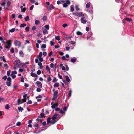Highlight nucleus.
<instances>
[{"label":"nucleus","mask_w":134,"mask_h":134,"mask_svg":"<svg viewBox=\"0 0 134 134\" xmlns=\"http://www.w3.org/2000/svg\"><path fill=\"white\" fill-rule=\"evenodd\" d=\"M14 66L13 68L15 70L17 68H21L23 67V64L21 63L20 61L18 60H15L14 63Z\"/></svg>","instance_id":"1"},{"label":"nucleus","mask_w":134,"mask_h":134,"mask_svg":"<svg viewBox=\"0 0 134 134\" xmlns=\"http://www.w3.org/2000/svg\"><path fill=\"white\" fill-rule=\"evenodd\" d=\"M73 15H75L79 17L83 16H84V14L82 12H74L73 13Z\"/></svg>","instance_id":"2"},{"label":"nucleus","mask_w":134,"mask_h":134,"mask_svg":"<svg viewBox=\"0 0 134 134\" xmlns=\"http://www.w3.org/2000/svg\"><path fill=\"white\" fill-rule=\"evenodd\" d=\"M48 10L49 11H51L52 9H54L55 7L52 4H51L49 6H47L46 7Z\"/></svg>","instance_id":"3"},{"label":"nucleus","mask_w":134,"mask_h":134,"mask_svg":"<svg viewBox=\"0 0 134 134\" xmlns=\"http://www.w3.org/2000/svg\"><path fill=\"white\" fill-rule=\"evenodd\" d=\"M70 2L69 0H67L66 1V3H64L63 4V7L66 8L67 7L68 4L70 5Z\"/></svg>","instance_id":"4"},{"label":"nucleus","mask_w":134,"mask_h":134,"mask_svg":"<svg viewBox=\"0 0 134 134\" xmlns=\"http://www.w3.org/2000/svg\"><path fill=\"white\" fill-rule=\"evenodd\" d=\"M14 44L16 46H18L19 47L21 46V43L20 41H18L16 40L15 41V42L14 43Z\"/></svg>","instance_id":"5"},{"label":"nucleus","mask_w":134,"mask_h":134,"mask_svg":"<svg viewBox=\"0 0 134 134\" xmlns=\"http://www.w3.org/2000/svg\"><path fill=\"white\" fill-rule=\"evenodd\" d=\"M53 91L54 92L53 94V96H54L55 97L57 98L58 96V91L57 90L56 91H55V89H53Z\"/></svg>","instance_id":"6"},{"label":"nucleus","mask_w":134,"mask_h":134,"mask_svg":"<svg viewBox=\"0 0 134 134\" xmlns=\"http://www.w3.org/2000/svg\"><path fill=\"white\" fill-rule=\"evenodd\" d=\"M85 18V17L84 16H82L81 19V23L84 24H86L87 22L86 20L84 19Z\"/></svg>","instance_id":"7"},{"label":"nucleus","mask_w":134,"mask_h":134,"mask_svg":"<svg viewBox=\"0 0 134 134\" xmlns=\"http://www.w3.org/2000/svg\"><path fill=\"white\" fill-rule=\"evenodd\" d=\"M36 83L38 87L40 88H42V84L40 82V81H37Z\"/></svg>","instance_id":"8"},{"label":"nucleus","mask_w":134,"mask_h":134,"mask_svg":"<svg viewBox=\"0 0 134 134\" xmlns=\"http://www.w3.org/2000/svg\"><path fill=\"white\" fill-rule=\"evenodd\" d=\"M125 20L128 22H130L132 21V19L131 18L126 17L125 18Z\"/></svg>","instance_id":"9"},{"label":"nucleus","mask_w":134,"mask_h":134,"mask_svg":"<svg viewBox=\"0 0 134 134\" xmlns=\"http://www.w3.org/2000/svg\"><path fill=\"white\" fill-rule=\"evenodd\" d=\"M23 103L22 101H21V100L20 99H18L17 100V104L18 105H19L20 104Z\"/></svg>","instance_id":"10"},{"label":"nucleus","mask_w":134,"mask_h":134,"mask_svg":"<svg viewBox=\"0 0 134 134\" xmlns=\"http://www.w3.org/2000/svg\"><path fill=\"white\" fill-rule=\"evenodd\" d=\"M51 118L49 117L47 119V124H48L51 122Z\"/></svg>","instance_id":"11"},{"label":"nucleus","mask_w":134,"mask_h":134,"mask_svg":"<svg viewBox=\"0 0 134 134\" xmlns=\"http://www.w3.org/2000/svg\"><path fill=\"white\" fill-rule=\"evenodd\" d=\"M18 109L19 112H22L24 110L23 108L21 107H18Z\"/></svg>","instance_id":"12"},{"label":"nucleus","mask_w":134,"mask_h":134,"mask_svg":"<svg viewBox=\"0 0 134 134\" xmlns=\"http://www.w3.org/2000/svg\"><path fill=\"white\" fill-rule=\"evenodd\" d=\"M58 106V104L56 103L54 104L53 105L51 106V108L52 109H54L56 107H57Z\"/></svg>","instance_id":"13"},{"label":"nucleus","mask_w":134,"mask_h":134,"mask_svg":"<svg viewBox=\"0 0 134 134\" xmlns=\"http://www.w3.org/2000/svg\"><path fill=\"white\" fill-rule=\"evenodd\" d=\"M57 120H52L51 121V124L53 125L56 123Z\"/></svg>","instance_id":"14"},{"label":"nucleus","mask_w":134,"mask_h":134,"mask_svg":"<svg viewBox=\"0 0 134 134\" xmlns=\"http://www.w3.org/2000/svg\"><path fill=\"white\" fill-rule=\"evenodd\" d=\"M38 65L40 66V69H41L42 68V64L41 62H39L38 63Z\"/></svg>","instance_id":"15"},{"label":"nucleus","mask_w":134,"mask_h":134,"mask_svg":"<svg viewBox=\"0 0 134 134\" xmlns=\"http://www.w3.org/2000/svg\"><path fill=\"white\" fill-rule=\"evenodd\" d=\"M31 75L33 77H37V75L36 74L34 73H31Z\"/></svg>","instance_id":"16"},{"label":"nucleus","mask_w":134,"mask_h":134,"mask_svg":"<svg viewBox=\"0 0 134 134\" xmlns=\"http://www.w3.org/2000/svg\"><path fill=\"white\" fill-rule=\"evenodd\" d=\"M34 127L36 129H37L39 127V126L38 124L36 123L34 126Z\"/></svg>","instance_id":"17"},{"label":"nucleus","mask_w":134,"mask_h":134,"mask_svg":"<svg viewBox=\"0 0 134 134\" xmlns=\"http://www.w3.org/2000/svg\"><path fill=\"white\" fill-rule=\"evenodd\" d=\"M25 20L26 21H29L30 20V19L29 18V17L28 16H26L25 18H24Z\"/></svg>","instance_id":"18"},{"label":"nucleus","mask_w":134,"mask_h":134,"mask_svg":"<svg viewBox=\"0 0 134 134\" xmlns=\"http://www.w3.org/2000/svg\"><path fill=\"white\" fill-rule=\"evenodd\" d=\"M40 116H39L40 118H42L44 117V113H41L40 115Z\"/></svg>","instance_id":"19"},{"label":"nucleus","mask_w":134,"mask_h":134,"mask_svg":"<svg viewBox=\"0 0 134 134\" xmlns=\"http://www.w3.org/2000/svg\"><path fill=\"white\" fill-rule=\"evenodd\" d=\"M0 60H3L4 62H6L5 59L1 57H0Z\"/></svg>","instance_id":"20"},{"label":"nucleus","mask_w":134,"mask_h":134,"mask_svg":"<svg viewBox=\"0 0 134 134\" xmlns=\"http://www.w3.org/2000/svg\"><path fill=\"white\" fill-rule=\"evenodd\" d=\"M6 44L5 45V48L7 49H8V40L7 41Z\"/></svg>","instance_id":"21"},{"label":"nucleus","mask_w":134,"mask_h":134,"mask_svg":"<svg viewBox=\"0 0 134 134\" xmlns=\"http://www.w3.org/2000/svg\"><path fill=\"white\" fill-rule=\"evenodd\" d=\"M40 22L38 20H36L35 21V24L36 25H38L40 23Z\"/></svg>","instance_id":"22"},{"label":"nucleus","mask_w":134,"mask_h":134,"mask_svg":"<svg viewBox=\"0 0 134 134\" xmlns=\"http://www.w3.org/2000/svg\"><path fill=\"white\" fill-rule=\"evenodd\" d=\"M43 33L44 34H48V31L46 29H44L43 31Z\"/></svg>","instance_id":"23"},{"label":"nucleus","mask_w":134,"mask_h":134,"mask_svg":"<svg viewBox=\"0 0 134 134\" xmlns=\"http://www.w3.org/2000/svg\"><path fill=\"white\" fill-rule=\"evenodd\" d=\"M26 26V24L24 23L21 24L20 26L21 27H24L25 26Z\"/></svg>","instance_id":"24"},{"label":"nucleus","mask_w":134,"mask_h":134,"mask_svg":"<svg viewBox=\"0 0 134 134\" xmlns=\"http://www.w3.org/2000/svg\"><path fill=\"white\" fill-rule=\"evenodd\" d=\"M65 77L66 78V81H67L68 82H69L70 80V79L68 76L66 75L65 76Z\"/></svg>","instance_id":"25"},{"label":"nucleus","mask_w":134,"mask_h":134,"mask_svg":"<svg viewBox=\"0 0 134 134\" xmlns=\"http://www.w3.org/2000/svg\"><path fill=\"white\" fill-rule=\"evenodd\" d=\"M59 83H56L54 85V86L55 87H58L59 86Z\"/></svg>","instance_id":"26"},{"label":"nucleus","mask_w":134,"mask_h":134,"mask_svg":"<svg viewBox=\"0 0 134 134\" xmlns=\"http://www.w3.org/2000/svg\"><path fill=\"white\" fill-rule=\"evenodd\" d=\"M52 80L51 78L50 77V76L49 75L48 77L47 81L49 82Z\"/></svg>","instance_id":"27"},{"label":"nucleus","mask_w":134,"mask_h":134,"mask_svg":"<svg viewBox=\"0 0 134 134\" xmlns=\"http://www.w3.org/2000/svg\"><path fill=\"white\" fill-rule=\"evenodd\" d=\"M15 30V28H13L11 30H9V31L11 32H14Z\"/></svg>","instance_id":"28"},{"label":"nucleus","mask_w":134,"mask_h":134,"mask_svg":"<svg viewBox=\"0 0 134 134\" xmlns=\"http://www.w3.org/2000/svg\"><path fill=\"white\" fill-rule=\"evenodd\" d=\"M55 39L56 40H57L58 41L60 40V36H56L55 37Z\"/></svg>","instance_id":"29"},{"label":"nucleus","mask_w":134,"mask_h":134,"mask_svg":"<svg viewBox=\"0 0 134 134\" xmlns=\"http://www.w3.org/2000/svg\"><path fill=\"white\" fill-rule=\"evenodd\" d=\"M76 60L75 59L72 58L71 59V61L72 63H74L76 62Z\"/></svg>","instance_id":"30"},{"label":"nucleus","mask_w":134,"mask_h":134,"mask_svg":"<svg viewBox=\"0 0 134 134\" xmlns=\"http://www.w3.org/2000/svg\"><path fill=\"white\" fill-rule=\"evenodd\" d=\"M17 72L16 71H14L12 72L11 75H13V74H17Z\"/></svg>","instance_id":"31"},{"label":"nucleus","mask_w":134,"mask_h":134,"mask_svg":"<svg viewBox=\"0 0 134 134\" xmlns=\"http://www.w3.org/2000/svg\"><path fill=\"white\" fill-rule=\"evenodd\" d=\"M10 52L12 53H13L14 52V49L13 48H12L10 50Z\"/></svg>","instance_id":"32"},{"label":"nucleus","mask_w":134,"mask_h":134,"mask_svg":"<svg viewBox=\"0 0 134 134\" xmlns=\"http://www.w3.org/2000/svg\"><path fill=\"white\" fill-rule=\"evenodd\" d=\"M76 33H77V34L78 35H81L83 34L82 33H81V32L79 31H77V32Z\"/></svg>","instance_id":"33"},{"label":"nucleus","mask_w":134,"mask_h":134,"mask_svg":"<svg viewBox=\"0 0 134 134\" xmlns=\"http://www.w3.org/2000/svg\"><path fill=\"white\" fill-rule=\"evenodd\" d=\"M11 78L10 77H9V86H10L11 85Z\"/></svg>","instance_id":"34"},{"label":"nucleus","mask_w":134,"mask_h":134,"mask_svg":"<svg viewBox=\"0 0 134 134\" xmlns=\"http://www.w3.org/2000/svg\"><path fill=\"white\" fill-rule=\"evenodd\" d=\"M75 8L76 11H78L80 10V9L79 8L77 5H76L75 6Z\"/></svg>","instance_id":"35"},{"label":"nucleus","mask_w":134,"mask_h":134,"mask_svg":"<svg viewBox=\"0 0 134 134\" xmlns=\"http://www.w3.org/2000/svg\"><path fill=\"white\" fill-rule=\"evenodd\" d=\"M50 44L51 46H53L54 44V43L52 41H50Z\"/></svg>","instance_id":"36"},{"label":"nucleus","mask_w":134,"mask_h":134,"mask_svg":"<svg viewBox=\"0 0 134 134\" xmlns=\"http://www.w3.org/2000/svg\"><path fill=\"white\" fill-rule=\"evenodd\" d=\"M44 27L47 30H49V26L48 25H46Z\"/></svg>","instance_id":"37"},{"label":"nucleus","mask_w":134,"mask_h":134,"mask_svg":"<svg viewBox=\"0 0 134 134\" xmlns=\"http://www.w3.org/2000/svg\"><path fill=\"white\" fill-rule=\"evenodd\" d=\"M36 120L38 122H40L41 123L42 122V120L41 119L37 118L36 119Z\"/></svg>","instance_id":"38"},{"label":"nucleus","mask_w":134,"mask_h":134,"mask_svg":"<svg viewBox=\"0 0 134 134\" xmlns=\"http://www.w3.org/2000/svg\"><path fill=\"white\" fill-rule=\"evenodd\" d=\"M57 81V80L56 79V78L55 77H54L53 79V82H55Z\"/></svg>","instance_id":"39"},{"label":"nucleus","mask_w":134,"mask_h":134,"mask_svg":"<svg viewBox=\"0 0 134 134\" xmlns=\"http://www.w3.org/2000/svg\"><path fill=\"white\" fill-rule=\"evenodd\" d=\"M32 102L30 100H28V102L26 103L27 104H32Z\"/></svg>","instance_id":"40"},{"label":"nucleus","mask_w":134,"mask_h":134,"mask_svg":"<svg viewBox=\"0 0 134 134\" xmlns=\"http://www.w3.org/2000/svg\"><path fill=\"white\" fill-rule=\"evenodd\" d=\"M74 11V8L72 6H71V11L72 12H73Z\"/></svg>","instance_id":"41"},{"label":"nucleus","mask_w":134,"mask_h":134,"mask_svg":"<svg viewBox=\"0 0 134 134\" xmlns=\"http://www.w3.org/2000/svg\"><path fill=\"white\" fill-rule=\"evenodd\" d=\"M7 78V77L6 75L4 76L2 78L4 80H6Z\"/></svg>","instance_id":"42"},{"label":"nucleus","mask_w":134,"mask_h":134,"mask_svg":"<svg viewBox=\"0 0 134 134\" xmlns=\"http://www.w3.org/2000/svg\"><path fill=\"white\" fill-rule=\"evenodd\" d=\"M59 54L61 55H63L64 54V53L60 51H59Z\"/></svg>","instance_id":"43"},{"label":"nucleus","mask_w":134,"mask_h":134,"mask_svg":"<svg viewBox=\"0 0 134 134\" xmlns=\"http://www.w3.org/2000/svg\"><path fill=\"white\" fill-rule=\"evenodd\" d=\"M29 28L28 27H26L25 29V30L27 31H29Z\"/></svg>","instance_id":"44"},{"label":"nucleus","mask_w":134,"mask_h":134,"mask_svg":"<svg viewBox=\"0 0 134 134\" xmlns=\"http://www.w3.org/2000/svg\"><path fill=\"white\" fill-rule=\"evenodd\" d=\"M11 46V41L9 40V49Z\"/></svg>","instance_id":"45"},{"label":"nucleus","mask_w":134,"mask_h":134,"mask_svg":"<svg viewBox=\"0 0 134 134\" xmlns=\"http://www.w3.org/2000/svg\"><path fill=\"white\" fill-rule=\"evenodd\" d=\"M46 69L48 71H49V70H50V68L48 65L46 66Z\"/></svg>","instance_id":"46"},{"label":"nucleus","mask_w":134,"mask_h":134,"mask_svg":"<svg viewBox=\"0 0 134 134\" xmlns=\"http://www.w3.org/2000/svg\"><path fill=\"white\" fill-rule=\"evenodd\" d=\"M47 18L46 16H44L43 17V20L44 21L46 20H47Z\"/></svg>","instance_id":"47"},{"label":"nucleus","mask_w":134,"mask_h":134,"mask_svg":"<svg viewBox=\"0 0 134 134\" xmlns=\"http://www.w3.org/2000/svg\"><path fill=\"white\" fill-rule=\"evenodd\" d=\"M90 5L88 3H87L86 5V7L87 8H89L90 7Z\"/></svg>","instance_id":"48"},{"label":"nucleus","mask_w":134,"mask_h":134,"mask_svg":"<svg viewBox=\"0 0 134 134\" xmlns=\"http://www.w3.org/2000/svg\"><path fill=\"white\" fill-rule=\"evenodd\" d=\"M21 125V123L20 122H18L16 124V125L18 126H20Z\"/></svg>","instance_id":"49"},{"label":"nucleus","mask_w":134,"mask_h":134,"mask_svg":"<svg viewBox=\"0 0 134 134\" xmlns=\"http://www.w3.org/2000/svg\"><path fill=\"white\" fill-rule=\"evenodd\" d=\"M34 8V5H31L30 8V9H29L30 10H32Z\"/></svg>","instance_id":"50"},{"label":"nucleus","mask_w":134,"mask_h":134,"mask_svg":"<svg viewBox=\"0 0 134 134\" xmlns=\"http://www.w3.org/2000/svg\"><path fill=\"white\" fill-rule=\"evenodd\" d=\"M11 77L13 79H14L16 77V76L15 75L13 74V75H11Z\"/></svg>","instance_id":"51"},{"label":"nucleus","mask_w":134,"mask_h":134,"mask_svg":"<svg viewBox=\"0 0 134 134\" xmlns=\"http://www.w3.org/2000/svg\"><path fill=\"white\" fill-rule=\"evenodd\" d=\"M40 62H42L43 61V59L42 57H40L39 58Z\"/></svg>","instance_id":"52"},{"label":"nucleus","mask_w":134,"mask_h":134,"mask_svg":"<svg viewBox=\"0 0 134 134\" xmlns=\"http://www.w3.org/2000/svg\"><path fill=\"white\" fill-rule=\"evenodd\" d=\"M21 101H22L23 103H24L26 101V98H23L22 99Z\"/></svg>","instance_id":"53"},{"label":"nucleus","mask_w":134,"mask_h":134,"mask_svg":"<svg viewBox=\"0 0 134 134\" xmlns=\"http://www.w3.org/2000/svg\"><path fill=\"white\" fill-rule=\"evenodd\" d=\"M51 119H52V120H56L57 119V117H55V116H54V115L53 116L52 118H51Z\"/></svg>","instance_id":"54"},{"label":"nucleus","mask_w":134,"mask_h":134,"mask_svg":"<svg viewBox=\"0 0 134 134\" xmlns=\"http://www.w3.org/2000/svg\"><path fill=\"white\" fill-rule=\"evenodd\" d=\"M67 109V107L66 106H65L63 108V110L64 111H66Z\"/></svg>","instance_id":"55"},{"label":"nucleus","mask_w":134,"mask_h":134,"mask_svg":"<svg viewBox=\"0 0 134 134\" xmlns=\"http://www.w3.org/2000/svg\"><path fill=\"white\" fill-rule=\"evenodd\" d=\"M42 98V97L40 95H39L38 96H37V97H36V98Z\"/></svg>","instance_id":"56"},{"label":"nucleus","mask_w":134,"mask_h":134,"mask_svg":"<svg viewBox=\"0 0 134 134\" xmlns=\"http://www.w3.org/2000/svg\"><path fill=\"white\" fill-rule=\"evenodd\" d=\"M54 66V64L53 63H51L50 64V67L51 68H53Z\"/></svg>","instance_id":"57"},{"label":"nucleus","mask_w":134,"mask_h":134,"mask_svg":"<svg viewBox=\"0 0 134 134\" xmlns=\"http://www.w3.org/2000/svg\"><path fill=\"white\" fill-rule=\"evenodd\" d=\"M62 60H66L65 57V56H63L62 57Z\"/></svg>","instance_id":"58"},{"label":"nucleus","mask_w":134,"mask_h":134,"mask_svg":"<svg viewBox=\"0 0 134 134\" xmlns=\"http://www.w3.org/2000/svg\"><path fill=\"white\" fill-rule=\"evenodd\" d=\"M12 18L13 19H14L15 17V14H12Z\"/></svg>","instance_id":"59"},{"label":"nucleus","mask_w":134,"mask_h":134,"mask_svg":"<svg viewBox=\"0 0 134 134\" xmlns=\"http://www.w3.org/2000/svg\"><path fill=\"white\" fill-rule=\"evenodd\" d=\"M26 10V8H23L22 9H21V11L22 12H25Z\"/></svg>","instance_id":"60"},{"label":"nucleus","mask_w":134,"mask_h":134,"mask_svg":"<svg viewBox=\"0 0 134 134\" xmlns=\"http://www.w3.org/2000/svg\"><path fill=\"white\" fill-rule=\"evenodd\" d=\"M46 47V44H43L41 46V48H45Z\"/></svg>","instance_id":"61"},{"label":"nucleus","mask_w":134,"mask_h":134,"mask_svg":"<svg viewBox=\"0 0 134 134\" xmlns=\"http://www.w3.org/2000/svg\"><path fill=\"white\" fill-rule=\"evenodd\" d=\"M72 91L71 90H70L69 91V93L68 94V95L69 96H71V94Z\"/></svg>","instance_id":"62"},{"label":"nucleus","mask_w":134,"mask_h":134,"mask_svg":"<svg viewBox=\"0 0 134 134\" xmlns=\"http://www.w3.org/2000/svg\"><path fill=\"white\" fill-rule=\"evenodd\" d=\"M41 73V71L40 70H38L37 71V74L38 75H40Z\"/></svg>","instance_id":"63"},{"label":"nucleus","mask_w":134,"mask_h":134,"mask_svg":"<svg viewBox=\"0 0 134 134\" xmlns=\"http://www.w3.org/2000/svg\"><path fill=\"white\" fill-rule=\"evenodd\" d=\"M68 26L66 24H65L63 25V26L64 27H65L67 26Z\"/></svg>","instance_id":"64"}]
</instances>
